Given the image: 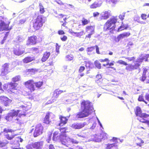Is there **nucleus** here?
I'll list each match as a JSON object with an SVG mask.
<instances>
[{"mask_svg": "<svg viewBox=\"0 0 149 149\" xmlns=\"http://www.w3.org/2000/svg\"><path fill=\"white\" fill-rule=\"evenodd\" d=\"M58 34L59 35H62L64 34V31L63 30H59L58 31Z\"/></svg>", "mask_w": 149, "mask_h": 149, "instance_id": "63", "label": "nucleus"}, {"mask_svg": "<svg viewBox=\"0 0 149 149\" xmlns=\"http://www.w3.org/2000/svg\"><path fill=\"white\" fill-rule=\"evenodd\" d=\"M106 149H118V148L115 143L108 144L107 145Z\"/></svg>", "mask_w": 149, "mask_h": 149, "instance_id": "24", "label": "nucleus"}, {"mask_svg": "<svg viewBox=\"0 0 149 149\" xmlns=\"http://www.w3.org/2000/svg\"><path fill=\"white\" fill-rule=\"evenodd\" d=\"M66 129L65 127L63 128H61L60 130V132L61 134H62V135L64 134V136H65V133L66 132Z\"/></svg>", "mask_w": 149, "mask_h": 149, "instance_id": "39", "label": "nucleus"}, {"mask_svg": "<svg viewBox=\"0 0 149 149\" xmlns=\"http://www.w3.org/2000/svg\"><path fill=\"white\" fill-rule=\"evenodd\" d=\"M146 71L144 70L143 72L142 76L140 78V80L142 81H144L146 78Z\"/></svg>", "mask_w": 149, "mask_h": 149, "instance_id": "33", "label": "nucleus"}, {"mask_svg": "<svg viewBox=\"0 0 149 149\" xmlns=\"http://www.w3.org/2000/svg\"><path fill=\"white\" fill-rule=\"evenodd\" d=\"M54 116L52 113H47L44 119L43 122L46 124H49L50 122L49 118L51 117L54 118Z\"/></svg>", "mask_w": 149, "mask_h": 149, "instance_id": "17", "label": "nucleus"}, {"mask_svg": "<svg viewBox=\"0 0 149 149\" xmlns=\"http://www.w3.org/2000/svg\"><path fill=\"white\" fill-rule=\"evenodd\" d=\"M43 127L41 124H38L36 125V127L33 136L34 137H36L42 133Z\"/></svg>", "mask_w": 149, "mask_h": 149, "instance_id": "7", "label": "nucleus"}, {"mask_svg": "<svg viewBox=\"0 0 149 149\" xmlns=\"http://www.w3.org/2000/svg\"><path fill=\"white\" fill-rule=\"evenodd\" d=\"M57 90V92L58 93V95H60L61 94V93L63 92H65L66 91H63L62 90H59L58 91V90Z\"/></svg>", "mask_w": 149, "mask_h": 149, "instance_id": "62", "label": "nucleus"}, {"mask_svg": "<svg viewBox=\"0 0 149 149\" xmlns=\"http://www.w3.org/2000/svg\"><path fill=\"white\" fill-rule=\"evenodd\" d=\"M66 58L67 59L68 61H70L72 60L73 59V56L72 55H68L66 56Z\"/></svg>", "mask_w": 149, "mask_h": 149, "instance_id": "47", "label": "nucleus"}, {"mask_svg": "<svg viewBox=\"0 0 149 149\" xmlns=\"http://www.w3.org/2000/svg\"><path fill=\"white\" fill-rule=\"evenodd\" d=\"M117 21L116 17L111 18L104 25L103 29L104 31H109V32H112L114 29L115 24Z\"/></svg>", "mask_w": 149, "mask_h": 149, "instance_id": "2", "label": "nucleus"}, {"mask_svg": "<svg viewBox=\"0 0 149 149\" xmlns=\"http://www.w3.org/2000/svg\"><path fill=\"white\" fill-rule=\"evenodd\" d=\"M99 15V13L98 12H95L93 13V16L94 17H96L98 16Z\"/></svg>", "mask_w": 149, "mask_h": 149, "instance_id": "58", "label": "nucleus"}, {"mask_svg": "<svg viewBox=\"0 0 149 149\" xmlns=\"http://www.w3.org/2000/svg\"><path fill=\"white\" fill-rule=\"evenodd\" d=\"M49 149H55V148L53 145L50 144L49 146Z\"/></svg>", "mask_w": 149, "mask_h": 149, "instance_id": "64", "label": "nucleus"}, {"mask_svg": "<svg viewBox=\"0 0 149 149\" xmlns=\"http://www.w3.org/2000/svg\"><path fill=\"white\" fill-rule=\"evenodd\" d=\"M17 41H18L19 42H22L23 41V40H24V39L21 37L18 36L17 37Z\"/></svg>", "mask_w": 149, "mask_h": 149, "instance_id": "49", "label": "nucleus"}, {"mask_svg": "<svg viewBox=\"0 0 149 149\" xmlns=\"http://www.w3.org/2000/svg\"><path fill=\"white\" fill-rule=\"evenodd\" d=\"M20 111L19 110H11L10 112L8 113L7 116H6V120H9L11 119L13 117L17 116Z\"/></svg>", "mask_w": 149, "mask_h": 149, "instance_id": "11", "label": "nucleus"}, {"mask_svg": "<svg viewBox=\"0 0 149 149\" xmlns=\"http://www.w3.org/2000/svg\"><path fill=\"white\" fill-rule=\"evenodd\" d=\"M11 130L6 128L4 129L3 132L6 137V138L8 140H11L14 137V136L12 134Z\"/></svg>", "mask_w": 149, "mask_h": 149, "instance_id": "13", "label": "nucleus"}, {"mask_svg": "<svg viewBox=\"0 0 149 149\" xmlns=\"http://www.w3.org/2000/svg\"><path fill=\"white\" fill-rule=\"evenodd\" d=\"M68 139L69 138L68 137H65L64 135L60 139V140L61 144L65 146L68 147V146L70 145V142L68 141Z\"/></svg>", "mask_w": 149, "mask_h": 149, "instance_id": "18", "label": "nucleus"}, {"mask_svg": "<svg viewBox=\"0 0 149 149\" xmlns=\"http://www.w3.org/2000/svg\"><path fill=\"white\" fill-rule=\"evenodd\" d=\"M89 22V21L84 18H83L82 20V24L84 25L87 24Z\"/></svg>", "mask_w": 149, "mask_h": 149, "instance_id": "38", "label": "nucleus"}, {"mask_svg": "<svg viewBox=\"0 0 149 149\" xmlns=\"http://www.w3.org/2000/svg\"><path fill=\"white\" fill-rule=\"evenodd\" d=\"M117 63H119L121 64H123L125 65H128L126 62L125 61H122V60H119L117 62Z\"/></svg>", "mask_w": 149, "mask_h": 149, "instance_id": "43", "label": "nucleus"}, {"mask_svg": "<svg viewBox=\"0 0 149 149\" xmlns=\"http://www.w3.org/2000/svg\"><path fill=\"white\" fill-rule=\"evenodd\" d=\"M81 111L73 115L74 120L88 116L92 111L91 103L89 101L83 100L81 103Z\"/></svg>", "mask_w": 149, "mask_h": 149, "instance_id": "1", "label": "nucleus"}, {"mask_svg": "<svg viewBox=\"0 0 149 149\" xmlns=\"http://www.w3.org/2000/svg\"><path fill=\"white\" fill-rule=\"evenodd\" d=\"M34 83L36 87L40 88L43 84V81H39L34 83L33 80H30L25 83L26 86L27 87L31 92L35 90L34 85H33Z\"/></svg>", "mask_w": 149, "mask_h": 149, "instance_id": "4", "label": "nucleus"}, {"mask_svg": "<svg viewBox=\"0 0 149 149\" xmlns=\"http://www.w3.org/2000/svg\"><path fill=\"white\" fill-rule=\"evenodd\" d=\"M16 47L13 50V53L15 55L19 56L24 53V50L22 46L17 45Z\"/></svg>", "mask_w": 149, "mask_h": 149, "instance_id": "10", "label": "nucleus"}, {"mask_svg": "<svg viewBox=\"0 0 149 149\" xmlns=\"http://www.w3.org/2000/svg\"><path fill=\"white\" fill-rule=\"evenodd\" d=\"M140 18V17L137 15H135L134 17V21H137L138 22H139V21Z\"/></svg>", "mask_w": 149, "mask_h": 149, "instance_id": "48", "label": "nucleus"}, {"mask_svg": "<svg viewBox=\"0 0 149 149\" xmlns=\"http://www.w3.org/2000/svg\"><path fill=\"white\" fill-rule=\"evenodd\" d=\"M21 77L19 75H17L12 78V81L14 83L20 80Z\"/></svg>", "mask_w": 149, "mask_h": 149, "instance_id": "31", "label": "nucleus"}, {"mask_svg": "<svg viewBox=\"0 0 149 149\" xmlns=\"http://www.w3.org/2000/svg\"><path fill=\"white\" fill-rule=\"evenodd\" d=\"M125 13H126L125 12H124V13H123L122 14L120 15L119 16L120 19L122 20H123L124 18V17L125 16Z\"/></svg>", "mask_w": 149, "mask_h": 149, "instance_id": "51", "label": "nucleus"}, {"mask_svg": "<svg viewBox=\"0 0 149 149\" xmlns=\"http://www.w3.org/2000/svg\"><path fill=\"white\" fill-rule=\"evenodd\" d=\"M23 141V139L21 138L20 137H17L15 138V142H17L19 143V142H22Z\"/></svg>", "mask_w": 149, "mask_h": 149, "instance_id": "37", "label": "nucleus"}, {"mask_svg": "<svg viewBox=\"0 0 149 149\" xmlns=\"http://www.w3.org/2000/svg\"><path fill=\"white\" fill-rule=\"evenodd\" d=\"M85 64H86V67L90 68V65L92 64V63L90 61H85Z\"/></svg>", "mask_w": 149, "mask_h": 149, "instance_id": "45", "label": "nucleus"}, {"mask_svg": "<svg viewBox=\"0 0 149 149\" xmlns=\"http://www.w3.org/2000/svg\"><path fill=\"white\" fill-rule=\"evenodd\" d=\"M31 50L36 53H38L39 52V50L38 48L36 47H33L31 49Z\"/></svg>", "mask_w": 149, "mask_h": 149, "instance_id": "42", "label": "nucleus"}, {"mask_svg": "<svg viewBox=\"0 0 149 149\" xmlns=\"http://www.w3.org/2000/svg\"><path fill=\"white\" fill-rule=\"evenodd\" d=\"M56 51L58 53H59V49L60 47V46L58 45V44L57 43L56 44Z\"/></svg>", "mask_w": 149, "mask_h": 149, "instance_id": "53", "label": "nucleus"}, {"mask_svg": "<svg viewBox=\"0 0 149 149\" xmlns=\"http://www.w3.org/2000/svg\"><path fill=\"white\" fill-rule=\"evenodd\" d=\"M0 99L2 103L6 107L9 106L10 104L12 102L11 100L4 96H0Z\"/></svg>", "mask_w": 149, "mask_h": 149, "instance_id": "12", "label": "nucleus"}, {"mask_svg": "<svg viewBox=\"0 0 149 149\" xmlns=\"http://www.w3.org/2000/svg\"><path fill=\"white\" fill-rule=\"evenodd\" d=\"M145 97L146 100L149 101V94H146L145 95Z\"/></svg>", "mask_w": 149, "mask_h": 149, "instance_id": "61", "label": "nucleus"}, {"mask_svg": "<svg viewBox=\"0 0 149 149\" xmlns=\"http://www.w3.org/2000/svg\"><path fill=\"white\" fill-rule=\"evenodd\" d=\"M86 125V122L75 123L72 124V128L74 129H79L84 127Z\"/></svg>", "mask_w": 149, "mask_h": 149, "instance_id": "14", "label": "nucleus"}, {"mask_svg": "<svg viewBox=\"0 0 149 149\" xmlns=\"http://www.w3.org/2000/svg\"><path fill=\"white\" fill-rule=\"evenodd\" d=\"M18 64V62L16 61H14L12 62V65H13V67H15Z\"/></svg>", "mask_w": 149, "mask_h": 149, "instance_id": "56", "label": "nucleus"}, {"mask_svg": "<svg viewBox=\"0 0 149 149\" xmlns=\"http://www.w3.org/2000/svg\"><path fill=\"white\" fill-rule=\"evenodd\" d=\"M95 49V47H88L87 48V51L88 52H91L94 50Z\"/></svg>", "mask_w": 149, "mask_h": 149, "instance_id": "40", "label": "nucleus"}, {"mask_svg": "<svg viewBox=\"0 0 149 149\" xmlns=\"http://www.w3.org/2000/svg\"><path fill=\"white\" fill-rule=\"evenodd\" d=\"M58 96L59 95L58 94V93L57 92V90H55L54 92L53 96L52 98V100H53V102H54L56 101V99L58 98Z\"/></svg>", "mask_w": 149, "mask_h": 149, "instance_id": "28", "label": "nucleus"}, {"mask_svg": "<svg viewBox=\"0 0 149 149\" xmlns=\"http://www.w3.org/2000/svg\"><path fill=\"white\" fill-rule=\"evenodd\" d=\"M28 72H30L31 74H35L36 72H37L38 70L36 68H31L28 69Z\"/></svg>", "mask_w": 149, "mask_h": 149, "instance_id": "34", "label": "nucleus"}, {"mask_svg": "<svg viewBox=\"0 0 149 149\" xmlns=\"http://www.w3.org/2000/svg\"><path fill=\"white\" fill-rule=\"evenodd\" d=\"M26 20V18L22 19L20 20L18 22L17 24L19 25H21V24H24L25 23Z\"/></svg>", "mask_w": 149, "mask_h": 149, "instance_id": "41", "label": "nucleus"}, {"mask_svg": "<svg viewBox=\"0 0 149 149\" xmlns=\"http://www.w3.org/2000/svg\"><path fill=\"white\" fill-rule=\"evenodd\" d=\"M68 141L70 142V144L72 143L77 144L78 143V141H76V140L73 139H71L69 138L68 139Z\"/></svg>", "mask_w": 149, "mask_h": 149, "instance_id": "35", "label": "nucleus"}, {"mask_svg": "<svg viewBox=\"0 0 149 149\" xmlns=\"http://www.w3.org/2000/svg\"><path fill=\"white\" fill-rule=\"evenodd\" d=\"M34 60V58L33 57L28 56L25 57L23 60V61L24 63H28L29 62H31Z\"/></svg>", "mask_w": 149, "mask_h": 149, "instance_id": "26", "label": "nucleus"}, {"mask_svg": "<svg viewBox=\"0 0 149 149\" xmlns=\"http://www.w3.org/2000/svg\"><path fill=\"white\" fill-rule=\"evenodd\" d=\"M50 55V53L49 52H46L43 54V56L41 59L42 62L45 61L49 58Z\"/></svg>", "mask_w": 149, "mask_h": 149, "instance_id": "20", "label": "nucleus"}, {"mask_svg": "<svg viewBox=\"0 0 149 149\" xmlns=\"http://www.w3.org/2000/svg\"><path fill=\"white\" fill-rule=\"evenodd\" d=\"M94 65L97 68L99 69L101 68V64L98 61L96 60L95 61Z\"/></svg>", "mask_w": 149, "mask_h": 149, "instance_id": "36", "label": "nucleus"}, {"mask_svg": "<svg viewBox=\"0 0 149 149\" xmlns=\"http://www.w3.org/2000/svg\"><path fill=\"white\" fill-rule=\"evenodd\" d=\"M86 30L87 31H89L90 33H92L93 34L94 31V27L92 26H88L86 27Z\"/></svg>", "mask_w": 149, "mask_h": 149, "instance_id": "29", "label": "nucleus"}, {"mask_svg": "<svg viewBox=\"0 0 149 149\" xmlns=\"http://www.w3.org/2000/svg\"><path fill=\"white\" fill-rule=\"evenodd\" d=\"M95 48H96V52L97 54H100V52L99 51V48L98 47V46L96 45L95 46Z\"/></svg>", "mask_w": 149, "mask_h": 149, "instance_id": "59", "label": "nucleus"}, {"mask_svg": "<svg viewBox=\"0 0 149 149\" xmlns=\"http://www.w3.org/2000/svg\"><path fill=\"white\" fill-rule=\"evenodd\" d=\"M40 11L41 13H44L45 10L44 8L42 6H40Z\"/></svg>", "mask_w": 149, "mask_h": 149, "instance_id": "57", "label": "nucleus"}, {"mask_svg": "<svg viewBox=\"0 0 149 149\" xmlns=\"http://www.w3.org/2000/svg\"><path fill=\"white\" fill-rule=\"evenodd\" d=\"M10 23V22L9 21L8 24H6L3 21H1L0 23V31H8Z\"/></svg>", "mask_w": 149, "mask_h": 149, "instance_id": "16", "label": "nucleus"}, {"mask_svg": "<svg viewBox=\"0 0 149 149\" xmlns=\"http://www.w3.org/2000/svg\"><path fill=\"white\" fill-rule=\"evenodd\" d=\"M135 112L136 115V116L141 117H144L147 118L149 117V114H147L146 113H142V111L141 108L137 107L136 108V110H135Z\"/></svg>", "mask_w": 149, "mask_h": 149, "instance_id": "8", "label": "nucleus"}, {"mask_svg": "<svg viewBox=\"0 0 149 149\" xmlns=\"http://www.w3.org/2000/svg\"><path fill=\"white\" fill-rule=\"evenodd\" d=\"M145 118L144 117H139L137 119L139 120L140 122L143 123H149V121L148 120H147L145 119H144L143 118Z\"/></svg>", "mask_w": 149, "mask_h": 149, "instance_id": "30", "label": "nucleus"}, {"mask_svg": "<svg viewBox=\"0 0 149 149\" xmlns=\"http://www.w3.org/2000/svg\"><path fill=\"white\" fill-rule=\"evenodd\" d=\"M135 58L134 57H127L126 58V59H127L130 61H132L133 60H134Z\"/></svg>", "mask_w": 149, "mask_h": 149, "instance_id": "60", "label": "nucleus"}, {"mask_svg": "<svg viewBox=\"0 0 149 149\" xmlns=\"http://www.w3.org/2000/svg\"><path fill=\"white\" fill-rule=\"evenodd\" d=\"M60 123L59 124L60 126H62L64 125L68 121V119L65 117L61 116L60 117Z\"/></svg>", "mask_w": 149, "mask_h": 149, "instance_id": "22", "label": "nucleus"}, {"mask_svg": "<svg viewBox=\"0 0 149 149\" xmlns=\"http://www.w3.org/2000/svg\"><path fill=\"white\" fill-rule=\"evenodd\" d=\"M141 57L143 59V60L145 59V61H148V58L149 57V54H144L142 55Z\"/></svg>", "mask_w": 149, "mask_h": 149, "instance_id": "32", "label": "nucleus"}, {"mask_svg": "<svg viewBox=\"0 0 149 149\" xmlns=\"http://www.w3.org/2000/svg\"><path fill=\"white\" fill-rule=\"evenodd\" d=\"M147 15L146 14H142L141 15V17L142 19L144 20H145L146 19Z\"/></svg>", "mask_w": 149, "mask_h": 149, "instance_id": "52", "label": "nucleus"}, {"mask_svg": "<svg viewBox=\"0 0 149 149\" xmlns=\"http://www.w3.org/2000/svg\"><path fill=\"white\" fill-rule=\"evenodd\" d=\"M97 123L95 122H94L92 124V125L90 127V129L91 130L94 129L96 126Z\"/></svg>", "mask_w": 149, "mask_h": 149, "instance_id": "55", "label": "nucleus"}, {"mask_svg": "<svg viewBox=\"0 0 149 149\" xmlns=\"http://www.w3.org/2000/svg\"><path fill=\"white\" fill-rule=\"evenodd\" d=\"M9 63H5L3 65L2 68L1 70V76H4L6 75L9 72Z\"/></svg>", "mask_w": 149, "mask_h": 149, "instance_id": "9", "label": "nucleus"}, {"mask_svg": "<svg viewBox=\"0 0 149 149\" xmlns=\"http://www.w3.org/2000/svg\"><path fill=\"white\" fill-rule=\"evenodd\" d=\"M83 32L82 31L78 33L75 32L74 34H75L76 35V36L77 37H80L81 36L83 35Z\"/></svg>", "mask_w": 149, "mask_h": 149, "instance_id": "46", "label": "nucleus"}, {"mask_svg": "<svg viewBox=\"0 0 149 149\" xmlns=\"http://www.w3.org/2000/svg\"><path fill=\"white\" fill-rule=\"evenodd\" d=\"M107 136L108 135L107 134L102 132L101 134H98L94 135L93 140L96 142H100L102 139H105L107 138Z\"/></svg>", "mask_w": 149, "mask_h": 149, "instance_id": "6", "label": "nucleus"}, {"mask_svg": "<svg viewBox=\"0 0 149 149\" xmlns=\"http://www.w3.org/2000/svg\"><path fill=\"white\" fill-rule=\"evenodd\" d=\"M17 84L16 83L11 82L8 84V86L10 89H16Z\"/></svg>", "mask_w": 149, "mask_h": 149, "instance_id": "27", "label": "nucleus"}, {"mask_svg": "<svg viewBox=\"0 0 149 149\" xmlns=\"http://www.w3.org/2000/svg\"><path fill=\"white\" fill-rule=\"evenodd\" d=\"M64 135V134L62 135L61 133H59L57 131L55 132L53 134L52 140L54 141L59 140L60 139H61V137Z\"/></svg>", "mask_w": 149, "mask_h": 149, "instance_id": "19", "label": "nucleus"}, {"mask_svg": "<svg viewBox=\"0 0 149 149\" xmlns=\"http://www.w3.org/2000/svg\"><path fill=\"white\" fill-rule=\"evenodd\" d=\"M143 61V59L140 57L136 60L135 62L134 65H129L127 66L126 67V69L129 71L137 69Z\"/></svg>", "mask_w": 149, "mask_h": 149, "instance_id": "5", "label": "nucleus"}, {"mask_svg": "<svg viewBox=\"0 0 149 149\" xmlns=\"http://www.w3.org/2000/svg\"><path fill=\"white\" fill-rule=\"evenodd\" d=\"M130 35L129 32H125L119 35L117 37L118 39L120 40L125 37H127Z\"/></svg>", "mask_w": 149, "mask_h": 149, "instance_id": "23", "label": "nucleus"}, {"mask_svg": "<svg viewBox=\"0 0 149 149\" xmlns=\"http://www.w3.org/2000/svg\"><path fill=\"white\" fill-rule=\"evenodd\" d=\"M60 38L62 41H65L67 40V38L66 36H63L62 37L61 36Z\"/></svg>", "mask_w": 149, "mask_h": 149, "instance_id": "54", "label": "nucleus"}, {"mask_svg": "<svg viewBox=\"0 0 149 149\" xmlns=\"http://www.w3.org/2000/svg\"><path fill=\"white\" fill-rule=\"evenodd\" d=\"M85 69V68L84 66H81L79 68V72L80 73H81L83 72Z\"/></svg>", "mask_w": 149, "mask_h": 149, "instance_id": "50", "label": "nucleus"}, {"mask_svg": "<svg viewBox=\"0 0 149 149\" xmlns=\"http://www.w3.org/2000/svg\"><path fill=\"white\" fill-rule=\"evenodd\" d=\"M110 11H106L102 12L101 14L102 19H106L109 17Z\"/></svg>", "mask_w": 149, "mask_h": 149, "instance_id": "21", "label": "nucleus"}, {"mask_svg": "<svg viewBox=\"0 0 149 149\" xmlns=\"http://www.w3.org/2000/svg\"><path fill=\"white\" fill-rule=\"evenodd\" d=\"M45 21V19L43 18L42 15L38 16L33 22V26L35 30H38L42 27Z\"/></svg>", "mask_w": 149, "mask_h": 149, "instance_id": "3", "label": "nucleus"}, {"mask_svg": "<svg viewBox=\"0 0 149 149\" xmlns=\"http://www.w3.org/2000/svg\"><path fill=\"white\" fill-rule=\"evenodd\" d=\"M37 38L36 36H33L29 38L26 45H33L36 44V43Z\"/></svg>", "mask_w": 149, "mask_h": 149, "instance_id": "15", "label": "nucleus"}, {"mask_svg": "<svg viewBox=\"0 0 149 149\" xmlns=\"http://www.w3.org/2000/svg\"><path fill=\"white\" fill-rule=\"evenodd\" d=\"M138 100L139 101H143L146 104H147V102L144 100L143 96L141 95L139 96Z\"/></svg>", "mask_w": 149, "mask_h": 149, "instance_id": "44", "label": "nucleus"}, {"mask_svg": "<svg viewBox=\"0 0 149 149\" xmlns=\"http://www.w3.org/2000/svg\"><path fill=\"white\" fill-rule=\"evenodd\" d=\"M102 3L99 2H95L90 6L91 8H95L97 7H99L101 6Z\"/></svg>", "mask_w": 149, "mask_h": 149, "instance_id": "25", "label": "nucleus"}]
</instances>
